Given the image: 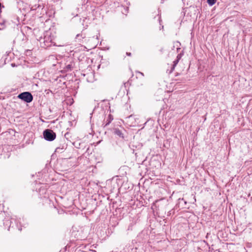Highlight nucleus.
Returning a JSON list of instances; mask_svg holds the SVG:
<instances>
[{
	"label": "nucleus",
	"instance_id": "1",
	"mask_svg": "<svg viewBox=\"0 0 252 252\" xmlns=\"http://www.w3.org/2000/svg\"><path fill=\"white\" fill-rule=\"evenodd\" d=\"M18 97L27 103H30L33 100V96L32 94L31 93L28 92H25L20 94Z\"/></svg>",
	"mask_w": 252,
	"mask_h": 252
},
{
	"label": "nucleus",
	"instance_id": "2",
	"mask_svg": "<svg viewBox=\"0 0 252 252\" xmlns=\"http://www.w3.org/2000/svg\"><path fill=\"white\" fill-rule=\"evenodd\" d=\"M43 136L45 140L52 141L56 138V133L53 130L47 129L43 132Z\"/></svg>",
	"mask_w": 252,
	"mask_h": 252
},
{
	"label": "nucleus",
	"instance_id": "3",
	"mask_svg": "<svg viewBox=\"0 0 252 252\" xmlns=\"http://www.w3.org/2000/svg\"><path fill=\"white\" fill-rule=\"evenodd\" d=\"M54 37L51 36L50 35H49L48 33L44 36L43 38V42L44 43V45L46 47H49L51 45L52 43H54L55 45V43L53 41Z\"/></svg>",
	"mask_w": 252,
	"mask_h": 252
},
{
	"label": "nucleus",
	"instance_id": "4",
	"mask_svg": "<svg viewBox=\"0 0 252 252\" xmlns=\"http://www.w3.org/2000/svg\"><path fill=\"white\" fill-rule=\"evenodd\" d=\"M114 133L115 134L117 135V136H119L120 137H121L122 138H124V135L123 133L122 132V130L118 128H115L114 129Z\"/></svg>",
	"mask_w": 252,
	"mask_h": 252
},
{
	"label": "nucleus",
	"instance_id": "5",
	"mask_svg": "<svg viewBox=\"0 0 252 252\" xmlns=\"http://www.w3.org/2000/svg\"><path fill=\"white\" fill-rule=\"evenodd\" d=\"M113 120V116L111 114H109L107 118V119L106 121V123L104 125V127H105L107 126H108V125H109V124L112 122V121Z\"/></svg>",
	"mask_w": 252,
	"mask_h": 252
},
{
	"label": "nucleus",
	"instance_id": "6",
	"mask_svg": "<svg viewBox=\"0 0 252 252\" xmlns=\"http://www.w3.org/2000/svg\"><path fill=\"white\" fill-rule=\"evenodd\" d=\"M216 2V0H207L208 3L211 6L214 5Z\"/></svg>",
	"mask_w": 252,
	"mask_h": 252
},
{
	"label": "nucleus",
	"instance_id": "7",
	"mask_svg": "<svg viewBox=\"0 0 252 252\" xmlns=\"http://www.w3.org/2000/svg\"><path fill=\"white\" fill-rule=\"evenodd\" d=\"M177 59L173 62V69L175 67V66L177 64V63L179 62L180 58H179L178 56H177Z\"/></svg>",
	"mask_w": 252,
	"mask_h": 252
},
{
	"label": "nucleus",
	"instance_id": "8",
	"mask_svg": "<svg viewBox=\"0 0 252 252\" xmlns=\"http://www.w3.org/2000/svg\"><path fill=\"white\" fill-rule=\"evenodd\" d=\"M126 55H127V56H130L131 54V53H129V52H127V53H126Z\"/></svg>",
	"mask_w": 252,
	"mask_h": 252
},
{
	"label": "nucleus",
	"instance_id": "9",
	"mask_svg": "<svg viewBox=\"0 0 252 252\" xmlns=\"http://www.w3.org/2000/svg\"><path fill=\"white\" fill-rule=\"evenodd\" d=\"M138 73L141 74L142 76H144V74L142 72H138Z\"/></svg>",
	"mask_w": 252,
	"mask_h": 252
},
{
	"label": "nucleus",
	"instance_id": "10",
	"mask_svg": "<svg viewBox=\"0 0 252 252\" xmlns=\"http://www.w3.org/2000/svg\"><path fill=\"white\" fill-rule=\"evenodd\" d=\"M80 36V34H77V35H76V38H78Z\"/></svg>",
	"mask_w": 252,
	"mask_h": 252
},
{
	"label": "nucleus",
	"instance_id": "11",
	"mask_svg": "<svg viewBox=\"0 0 252 252\" xmlns=\"http://www.w3.org/2000/svg\"><path fill=\"white\" fill-rule=\"evenodd\" d=\"M67 68H70V65H68Z\"/></svg>",
	"mask_w": 252,
	"mask_h": 252
}]
</instances>
